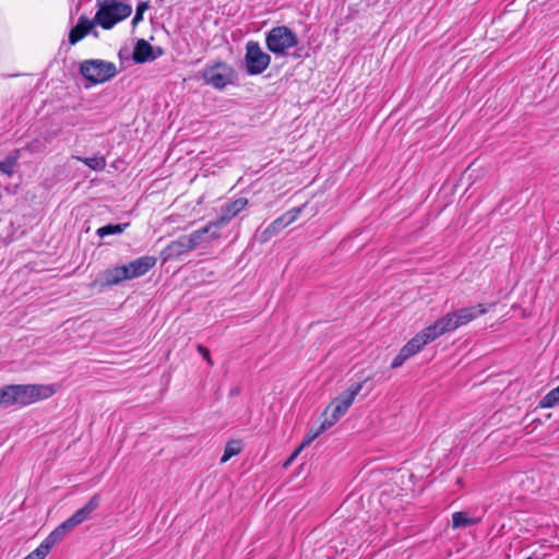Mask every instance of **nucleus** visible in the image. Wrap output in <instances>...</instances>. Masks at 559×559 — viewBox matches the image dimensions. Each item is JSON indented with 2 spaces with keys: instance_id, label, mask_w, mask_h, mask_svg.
Listing matches in <instances>:
<instances>
[{
  "instance_id": "1",
  "label": "nucleus",
  "mask_w": 559,
  "mask_h": 559,
  "mask_svg": "<svg viewBox=\"0 0 559 559\" xmlns=\"http://www.w3.org/2000/svg\"><path fill=\"white\" fill-rule=\"evenodd\" d=\"M7 407L19 405L26 406L37 401L48 399L56 392L50 384H11L4 386Z\"/></svg>"
},
{
  "instance_id": "2",
  "label": "nucleus",
  "mask_w": 559,
  "mask_h": 559,
  "mask_svg": "<svg viewBox=\"0 0 559 559\" xmlns=\"http://www.w3.org/2000/svg\"><path fill=\"white\" fill-rule=\"evenodd\" d=\"M486 312V307L483 304H477L475 306H469L453 312H449L435 321L432 324L436 326L437 332L441 336L445 333L453 332L463 325H466Z\"/></svg>"
},
{
  "instance_id": "3",
  "label": "nucleus",
  "mask_w": 559,
  "mask_h": 559,
  "mask_svg": "<svg viewBox=\"0 0 559 559\" xmlns=\"http://www.w3.org/2000/svg\"><path fill=\"white\" fill-rule=\"evenodd\" d=\"M94 21L104 29H110L132 13V7L120 0H98Z\"/></svg>"
},
{
  "instance_id": "4",
  "label": "nucleus",
  "mask_w": 559,
  "mask_h": 559,
  "mask_svg": "<svg viewBox=\"0 0 559 559\" xmlns=\"http://www.w3.org/2000/svg\"><path fill=\"white\" fill-rule=\"evenodd\" d=\"M368 380L369 378L364 381L353 383L346 391L342 392L331 402L325 411V413H330V415L322 421L321 430H328L346 414L356 396L362 390L365 382Z\"/></svg>"
},
{
  "instance_id": "5",
  "label": "nucleus",
  "mask_w": 559,
  "mask_h": 559,
  "mask_svg": "<svg viewBox=\"0 0 559 559\" xmlns=\"http://www.w3.org/2000/svg\"><path fill=\"white\" fill-rule=\"evenodd\" d=\"M440 337L433 324L421 330L411 338L391 362L392 369L400 368L407 359L419 353L427 344Z\"/></svg>"
},
{
  "instance_id": "6",
  "label": "nucleus",
  "mask_w": 559,
  "mask_h": 559,
  "mask_svg": "<svg viewBox=\"0 0 559 559\" xmlns=\"http://www.w3.org/2000/svg\"><path fill=\"white\" fill-rule=\"evenodd\" d=\"M298 41L297 34L285 25L272 27L265 34L266 48L275 56H285Z\"/></svg>"
},
{
  "instance_id": "7",
  "label": "nucleus",
  "mask_w": 559,
  "mask_h": 559,
  "mask_svg": "<svg viewBox=\"0 0 559 559\" xmlns=\"http://www.w3.org/2000/svg\"><path fill=\"white\" fill-rule=\"evenodd\" d=\"M236 76L237 75L234 68L223 61L207 64L201 74V78L206 85H210L218 91H223L227 85L233 84L236 80Z\"/></svg>"
},
{
  "instance_id": "8",
  "label": "nucleus",
  "mask_w": 559,
  "mask_h": 559,
  "mask_svg": "<svg viewBox=\"0 0 559 559\" xmlns=\"http://www.w3.org/2000/svg\"><path fill=\"white\" fill-rule=\"evenodd\" d=\"M80 73L92 84H102L117 74V68L114 62L102 59H91L81 63Z\"/></svg>"
},
{
  "instance_id": "9",
  "label": "nucleus",
  "mask_w": 559,
  "mask_h": 559,
  "mask_svg": "<svg viewBox=\"0 0 559 559\" xmlns=\"http://www.w3.org/2000/svg\"><path fill=\"white\" fill-rule=\"evenodd\" d=\"M99 502V495H94L82 508L76 510L68 520L57 526L51 534L56 536L58 542H60L67 533L87 520L90 514L98 508Z\"/></svg>"
},
{
  "instance_id": "10",
  "label": "nucleus",
  "mask_w": 559,
  "mask_h": 559,
  "mask_svg": "<svg viewBox=\"0 0 559 559\" xmlns=\"http://www.w3.org/2000/svg\"><path fill=\"white\" fill-rule=\"evenodd\" d=\"M99 502V495H94L82 508L76 510L68 520L57 526L51 534L56 536L58 542H60L67 533L87 520L90 514L98 508Z\"/></svg>"
},
{
  "instance_id": "11",
  "label": "nucleus",
  "mask_w": 559,
  "mask_h": 559,
  "mask_svg": "<svg viewBox=\"0 0 559 559\" xmlns=\"http://www.w3.org/2000/svg\"><path fill=\"white\" fill-rule=\"evenodd\" d=\"M243 61L249 75H259L269 68L271 56L262 50L258 41L249 40L246 44Z\"/></svg>"
},
{
  "instance_id": "12",
  "label": "nucleus",
  "mask_w": 559,
  "mask_h": 559,
  "mask_svg": "<svg viewBox=\"0 0 559 559\" xmlns=\"http://www.w3.org/2000/svg\"><path fill=\"white\" fill-rule=\"evenodd\" d=\"M302 207H293L275 221H273L262 233L263 240H269L271 237L278 234L286 226L293 224L300 215Z\"/></svg>"
},
{
  "instance_id": "13",
  "label": "nucleus",
  "mask_w": 559,
  "mask_h": 559,
  "mask_svg": "<svg viewBox=\"0 0 559 559\" xmlns=\"http://www.w3.org/2000/svg\"><path fill=\"white\" fill-rule=\"evenodd\" d=\"M186 236H187L188 241L190 242L192 249L194 250L197 247H199L201 245L209 243L212 240L219 238L221 230L215 225L214 222H210L204 227L197 229Z\"/></svg>"
},
{
  "instance_id": "14",
  "label": "nucleus",
  "mask_w": 559,
  "mask_h": 559,
  "mask_svg": "<svg viewBox=\"0 0 559 559\" xmlns=\"http://www.w3.org/2000/svg\"><path fill=\"white\" fill-rule=\"evenodd\" d=\"M163 55L160 47H153L145 39H139L134 46L132 59L135 63H145L156 60Z\"/></svg>"
},
{
  "instance_id": "15",
  "label": "nucleus",
  "mask_w": 559,
  "mask_h": 559,
  "mask_svg": "<svg viewBox=\"0 0 559 559\" xmlns=\"http://www.w3.org/2000/svg\"><path fill=\"white\" fill-rule=\"evenodd\" d=\"M248 204L246 198H238L224 204L221 207L219 216L214 221L219 230L226 226L238 213H240Z\"/></svg>"
},
{
  "instance_id": "16",
  "label": "nucleus",
  "mask_w": 559,
  "mask_h": 559,
  "mask_svg": "<svg viewBox=\"0 0 559 559\" xmlns=\"http://www.w3.org/2000/svg\"><path fill=\"white\" fill-rule=\"evenodd\" d=\"M156 262L157 259L152 255H143L129 262L124 265V267L128 270V278L133 280L145 275L155 266Z\"/></svg>"
},
{
  "instance_id": "17",
  "label": "nucleus",
  "mask_w": 559,
  "mask_h": 559,
  "mask_svg": "<svg viewBox=\"0 0 559 559\" xmlns=\"http://www.w3.org/2000/svg\"><path fill=\"white\" fill-rule=\"evenodd\" d=\"M128 278V270L124 265H118L110 269L105 270L100 273L97 283L100 286L110 287L120 284Z\"/></svg>"
},
{
  "instance_id": "18",
  "label": "nucleus",
  "mask_w": 559,
  "mask_h": 559,
  "mask_svg": "<svg viewBox=\"0 0 559 559\" xmlns=\"http://www.w3.org/2000/svg\"><path fill=\"white\" fill-rule=\"evenodd\" d=\"M95 24V21H91L86 16H80L78 24L69 33V43L71 45L79 43L92 31Z\"/></svg>"
},
{
  "instance_id": "19",
  "label": "nucleus",
  "mask_w": 559,
  "mask_h": 559,
  "mask_svg": "<svg viewBox=\"0 0 559 559\" xmlns=\"http://www.w3.org/2000/svg\"><path fill=\"white\" fill-rule=\"evenodd\" d=\"M192 247L188 241L186 235L179 237L178 239L171 241L165 249L166 259H176L180 255L192 251Z\"/></svg>"
},
{
  "instance_id": "20",
  "label": "nucleus",
  "mask_w": 559,
  "mask_h": 559,
  "mask_svg": "<svg viewBox=\"0 0 559 559\" xmlns=\"http://www.w3.org/2000/svg\"><path fill=\"white\" fill-rule=\"evenodd\" d=\"M58 543L56 536L50 533L35 550L23 559H45L50 549Z\"/></svg>"
},
{
  "instance_id": "21",
  "label": "nucleus",
  "mask_w": 559,
  "mask_h": 559,
  "mask_svg": "<svg viewBox=\"0 0 559 559\" xmlns=\"http://www.w3.org/2000/svg\"><path fill=\"white\" fill-rule=\"evenodd\" d=\"M479 519L471 518L466 512H454L452 514V527L453 528H460V527H467L475 525L479 522Z\"/></svg>"
},
{
  "instance_id": "22",
  "label": "nucleus",
  "mask_w": 559,
  "mask_h": 559,
  "mask_svg": "<svg viewBox=\"0 0 559 559\" xmlns=\"http://www.w3.org/2000/svg\"><path fill=\"white\" fill-rule=\"evenodd\" d=\"M129 226L128 223L124 224H108L103 227H99L96 230L98 237L104 238L110 235H119L122 234L126 228Z\"/></svg>"
},
{
  "instance_id": "23",
  "label": "nucleus",
  "mask_w": 559,
  "mask_h": 559,
  "mask_svg": "<svg viewBox=\"0 0 559 559\" xmlns=\"http://www.w3.org/2000/svg\"><path fill=\"white\" fill-rule=\"evenodd\" d=\"M242 450L241 442L238 440H231L226 443L223 456L221 457V463H226L233 456L239 454Z\"/></svg>"
},
{
  "instance_id": "24",
  "label": "nucleus",
  "mask_w": 559,
  "mask_h": 559,
  "mask_svg": "<svg viewBox=\"0 0 559 559\" xmlns=\"http://www.w3.org/2000/svg\"><path fill=\"white\" fill-rule=\"evenodd\" d=\"M80 162L93 170H103L106 167V159L103 156L78 157Z\"/></svg>"
},
{
  "instance_id": "25",
  "label": "nucleus",
  "mask_w": 559,
  "mask_h": 559,
  "mask_svg": "<svg viewBox=\"0 0 559 559\" xmlns=\"http://www.w3.org/2000/svg\"><path fill=\"white\" fill-rule=\"evenodd\" d=\"M559 404V385L549 391L540 401V406L544 408H550Z\"/></svg>"
},
{
  "instance_id": "26",
  "label": "nucleus",
  "mask_w": 559,
  "mask_h": 559,
  "mask_svg": "<svg viewBox=\"0 0 559 559\" xmlns=\"http://www.w3.org/2000/svg\"><path fill=\"white\" fill-rule=\"evenodd\" d=\"M17 158L15 156H8L4 160H0V171L11 176L14 171Z\"/></svg>"
},
{
  "instance_id": "27",
  "label": "nucleus",
  "mask_w": 559,
  "mask_h": 559,
  "mask_svg": "<svg viewBox=\"0 0 559 559\" xmlns=\"http://www.w3.org/2000/svg\"><path fill=\"white\" fill-rule=\"evenodd\" d=\"M148 2L147 1H143V2H140L138 5H136V11H135V15L132 20V23L135 25L138 24L139 22H141L143 20V13L148 9Z\"/></svg>"
},
{
  "instance_id": "28",
  "label": "nucleus",
  "mask_w": 559,
  "mask_h": 559,
  "mask_svg": "<svg viewBox=\"0 0 559 559\" xmlns=\"http://www.w3.org/2000/svg\"><path fill=\"white\" fill-rule=\"evenodd\" d=\"M324 431L325 430H321V426H320L319 429L316 432L308 433L307 437L305 438V440L302 441L301 447L304 448L305 445L309 444L310 442H312L316 438H318Z\"/></svg>"
},
{
  "instance_id": "29",
  "label": "nucleus",
  "mask_w": 559,
  "mask_h": 559,
  "mask_svg": "<svg viewBox=\"0 0 559 559\" xmlns=\"http://www.w3.org/2000/svg\"><path fill=\"white\" fill-rule=\"evenodd\" d=\"M198 352L202 355V357L210 364L212 365V359H211V356H210V350L202 346V345H198Z\"/></svg>"
},
{
  "instance_id": "30",
  "label": "nucleus",
  "mask_w": 559,
  "mask_h": 559,
  "mask_svg": "<svg viewBox=\"0 0 559 559\" xmlns=\"http://www.w3.org/2000/svg\"><path fill=\"white\" fill-rule=\"evenodd\" d=\"M7 397L4 386L0 389V406L7 407Z\"/></svg>"
},
{
  "instance_id": "31",
  "label": "nucleus",
  "mask_w": 559,
  "mask_h": 559,
  "mask_svg": "<svg viewBox=\"0 0 559 559\" xmlns=\"http://www.w3.org/2000/svg\"><path fill=\"white\" fill-rule=\"evenodd\" d=\"M302 447L300 445L290 456L289 459L287 460V462L285 463V465H288L290 464L295 459L296 456L299 454V452L301 451Z\"/></svg>"
},
{
  "instance_id": "32",
  "label": "nucleus",
  "mask_w": 559,
  "mask_h": 559,
  "mask_svg": "<svg viewBox=\"0 0 559 559\" xmlns=\"http://www.w3.org/2000/svg\"><path fill=\"white\" fill-rule=\"evenodd\" d=\"M525 559H532V558H531V557H527V558H525Z\"/></svg>"
}]
</instances>
